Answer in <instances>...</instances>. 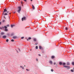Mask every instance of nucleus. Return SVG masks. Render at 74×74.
I'll return each instance as SVG.
<instances>
[{"label":"nucleus","instance_id":"obj_1","mask_svg":"<svg viewBox=\"0 0 74 74\" xmlns=\"http://www.w3.org/2000/svg\"><path fill=\"white\" fill-rule=\"evenodd\" d=\"M7 10L6 9H4V11L2 14L3 15H7V13H5L4 14V12H7Z\"/></svg>","mask_w":74,"mask_h":74},{"label":"nucleus","instance_id":"obj_2","mask_svg":"<svg viewBox=\"0 0 74 74\" xmlns=\"http://www.w3.org/2000/svg\"><path fill=\"white\" fill-rule=\"evenodd\" d=\"M18 8L19 9V10L18 11H17V12L18 13H20V11H21V7H18Z\"/></svg>","mask_w":74,"mask_h":74},{"label":"nucleus","instance_id":"obj_3","mask_svg":"<svg viewBox=\"0 0 74 74\" xmlns=\"http://www.w3.org/2000/svg\"><path fill=\"white\" fill-rule=\"evenodd\" d=\"M25 19H26V17H24L23 18H22V21H23V20L25 21Z\"/></svg>","mask_w":74,"mask_h":74},{"label":"nucleus","instance_id":"obj_4","mask_svg":"<svg viewBox=\"0 0 74 74\" xmlns=\"http://www.w3.org/2000/svg\"><path fill=\"white\" fill-rule=\"evenodd\" d=\"M64 67L65 68H70V66H64Z\"/></svg>","mask_w":74,"mask_h":74},{"label":"nucleus","instance_id":"obj_5","mask_svg":"<svg viewBox=\"0 0 74 74\" xmlns=\"http://www.w3.org/2000/svg\"><path fill=\"white\" fill-rule=\"evenodd\" d=\"M2 27V29L4 28H5V29H7V27H6V26H4V27Z\"/></svg>","mask_w":74,"mask_h":74},{"label":"nucleus","instance_id":"obj_6","mask_svg":"<svg viewBox=\"0 0 74 74\" xmlns=\"http://www.w3.org/2000/svg\"><path fill=\"white\" fill-rule=\"evenodd\" d=\"M17 38V37L16 36H14L13 37V38H14V39H15Z\"/></svg>","mask_w":74,"mask_h":74},{"label":"nucleus","instance_id":"obj_7","mask_svg":"<svg viewBox=\"0 0 74 74\" xmlns=\"http://www.w3.org/2000/svg\"><path fill=\"white\" fill-rule=\"evenodd\" d=\"M32 8L33 10H34L35 9V8L34 7V6L33 5H32Z\"/></svg>","mask_w":74,"mask_h":74},{"label":"nucleus","instance_id":"obj_8","mask_svg":"<svg viewBox=\"0 0 74 74\" xmlns=\"http://www.w3.org/2000/svg\"><path fill=\"white\" fill-rule=\"evenodd\" d=\"M6 37H7V36H4L3 37V38H6Z\"/></svg>","mask_w":74,"mask_h":74},{"label":"nucleus","instance_id":"obj_9","mask_svg":"<svg viewBox=\"0 0 74 74\" xmlns=\"http://www.w3.org/2000/svg\"><path fill=\"white\" fill-rule=\"evenodd\" d=\"M31 39H32V38H31V37H29V38L28 39H27V40L29 41V40H31Z\"/></svg>","mask_w":74,"mask_h":74},{"label":"nucleus","instance_id":"obj_10","mask_svg":"<svg viewBox=\"0 0 74 74\" xmlns=\"http://www.w3.org/2000/svg\"><path fill=\"white\" fill-rule=\"evenodd\" d=\"M49 63H50V64H52V61H50L49 62Z\"/></svg>","mask_w":74,"mask_h":74},{"label":"nucleus","instance_id":"obj_11","mask_svg":"<svg viewBox=\"0 0 74 74\" xmlns=\"http://www.w3.org/2000/svg\"><path fill=\"white\" fill-rule=\"evenodd\" d=\"M14 26H15V25H11V27H14Z\"/></svg>","mask_w":74,"mask_h":74},{"label":"nucleus","instance_id":"obj_12","mask_svg":"<svg viewBox=\"0 0 74 74\" xmlns=\"http://www.w3.org/2000/svg\"><path fill=\"white\" fill-rule=\"evenodd\" d=\"M66 64L68 66H69V65H70V63L69 62H67Z\"/></svg>","mask_w":74,"mask_h":74},{"label":"nucleus","instance_id":"obj_13","mask_svg":"<svg viewBox=\"0 0 74 74\" xmlns=\"http://www.w3.org/2000/svg\"><path fill=\"white\" fill-rule=\"evenodd\" d=\"M21 68H22V69H24V68H23V67H22V66H20Z\"/></svg>","mask_w":74,"mask_h":74},{"label":"nucleus","instance_id":"obj_14","mask_svg":"<svg viewBox=\"0 0 74 74\" xmlns=\"http://www.w3.org/2000/svg\"><path fill=\"white\" fill-rule=\"evenodd\" d=\"M54 58H55V57L53 56H51L52 59H54Z\"/></svg>","mask_w":74,"mask_h":74},{"label":"nucleus","instance_id":"obj_15","mask_svg":"<svg viewBox=\"0 0 74 74\" xmlns=\"http://www.w3.org/2000/svg\"><path fill=\"white\" fill-rule=\"evenodd\" d=\"M1 35H3V34H4V33L3 32H1Z\"/></svg>","mask_w":74,"mask_h":74},{"label":"nucleus","instance_id":"obj_16","mask_svg":"<svg viewBox=\"0 0 74 74\" xmlns=\"http://www.w3.org/2000/svg\"><path fill=\"white\" fill-rule=\"evenodd\" d=\"M68 28L67 27H65V30H68Z\"/></svg>","mask_w":74,"mask_h":74},{"label":"nucleus","instance_id":"obj_17","mask_svg":"<svg viewBox=\"0 0 74 74\" xmlns=\"http://www.w3.org/2000/svg\"><path fill=\"white\" fill-rule=\"evenodd\" d=\"M5 30L6 32H7V31H8V29H5Z\"/></svg>","mask_w":74,"mask_h":74},{"label":"nucleus","instance_id":"obj_18","mask_svg":"<svg viewBox=\"0 0 74 74\" xmlns=\"http://www.w3.org/2000/svg\"><path fill=\"white\" fill-rule=\"evenodd\" d=\"M15 12H15V11H13L12 12V13L13 14H15Z\"/></svg>","mask_w":74,"mask_h":74},{"label":"nucleus","instance_id":"obj_19","mask_svg":"<svg viewBox=\"0 0 74 74\" xmlns=\"http://www.w3.org/2000/svg\"><path fill=\"white\" fill-rule=\"evenodd\" d=\"M36 49H38V46H36Z\"/></svg>","mask_w":74,"mask_h":74},{"label":"nucleus","instance_id":"obj_20","mask_svg":"<svg viewBox=\"0 0 74 74\" xmlns=\"http://www.w3.org/2000/svg\"><path fill=\"white\" fill-rule=\"evenodd\" d=\"M59 64L60 65H62V63L61 62H60L59 63Z\"/></svg>","mask_w":74,"mask_h":74},{"label":"nucleus","instance_id":"obj_21","mask_svg":"<svg viewBox=\"0 0 74 74\" xmlns=\"http://www.w3.org/2000/svg\"><path fill=\"white\" fill-rule=\"evenodd\" d=\"M34 41H36V38H34Z\"/></svg>","mask_w":74,"mask_h":74},{"label":"nucleus","instance_id":"obj_22","mask_svg":"<svg viewBox=\"0 0 74 74\" xmlns=\"http://www.w3.org/2000/svg\"><path fill=\"white\" fill-rule=\"evenodd\" d=\"M39 49H41V48H42V47H41V46H39Z\"/></svg>","mask_w":74,"mask_h":74},{"label":"nucleus","instance_id":"obj_23","mask_svg":"<svg viewBox=\"0 0 74 74\" xmlns=\"http://www.w3.org/2000/svg\"><path fill=\"white\" fill-rule=\"evenodd\" d=\"M63 65H66V63H64L62 64Z\"/></svg>","mask_w":74,"mask_h":74},{"label":"nucleus","instance_id":"obj_24","mask_svg":"<svg viewBox=\"0 0 74 74\" xmlns=\"http://www.w3.org/2000/svg\"><path fill=\"white\" fill-rule=\"evenodd\" d=\"M11 41H12V42H14V40L13 39H12L11 40Z\"/></svg>","mask_w":74,"mask_h":74},{"label":"nucleus","instance_id":"obj_25","mask_svg":"<svg viewBox=\"0 0 74 74\" xmlns=\"http://www.w3.org/2000/svg\"><path fill=\"white\" fill-rule=\"evenodd\" d=\"M6 26H7V27H9L10 26V25L8 24L6 25Z\"/></svg>","mask_w":74,"mask_h":74},{"label":"nucleus","instance_id":"obj_26","mask_svg":"<svg viewBox=\"0 0 74 74\" xmlns=\"http://www.w3.org/2000/svg\"><path fill=\"white\" fill-rule=\"evenodd\" d=\"M5 21V20H2V22H4Z\"/></svg>","mask_w":74,"mask_h":74},{"label":"nucleus","instance_id":"obj_27","mask_svg":"<svg viewBox=\"0 0 74 74\" xmlns=\"http://www.w3.org/2000/svg\"><path fill=\"white\" fill-rule=\"evenodd\" d=\"M72 65H74V62H72Z\"/></svg>","mask_w":74,"mask_h":74},{"label":"nucleus","instance_id":"obj_28","mask_svg":"<svg viewBox=\"0 0 74 74\" xmlns=\"http://www.w3.org/2000/svg\"><path fill=\"white\" fill-rule=\"evenodd\" d=\"M51 71L52 72H53V69H52L51 70Z\"/></svg>","mask_w":74,"mask_h":74},{"label":"nucleus","instance_id":"obj_29","mask_svg":"<svg viewBox=\"0 0 74 74\" xmlns=\"http://www.w3.org/2000/svg\"><path fill=\"white\" fill-rule=\"evenodd\" d=\"M71 71L72 72H74V71H73V69H71Z\"/></svg>","mask_w":74,"mask_h":74},{"label":"nucleus","instance_id":"obj_30","mask_svg":"<svg viewBox=\"0 0 74 74\" xmlns=\"http://www.w3.org/2000/svg\"><path fill=\"white\" fill-rule=\"evenodd\" d=\"M6 42H8V39H7L6 40Z\"/></svg>","mask_w":74,"mask_h":74},{"label":"nucleus","instance_id":"obj_31","mask_svg":"<svg viewBox=\"0 0 74 74\" xmlns=\"http://www.w3.org/2000/svg\"><path fill=\"white\" fill-rule=\"evenodd\" d=\"M0 29H1V30H2V29H3V28L1 27H0Z\"/></svg>","mask_w":74,"mask_h":74},{"label":"nucleus","instance_id":"obj_32","mask_svg":"<svg viewBox=\"0 0 74 74\" xmlns=\"http://www.w3.org/2000/svg\"><path fill=\"white\" fill-rule=\"evenodd\" d=\"M21 39H23L24 38V37H23L21 38Z\"/></svg>","mask_w":74,"mask_h":74},{"label":"nucleus","instance_id":"obj_33","mask_svg":"<svg viewBox=\"0 0 74 74\" xmlns=\"http://www.w3.org/2000/svg\"><path fill=\"white\" fill-rule=\"evenodd\" d=\"M3 18H4L5 19H6V18H5V16H4L3 17Z\"/></svg>","mask_w":74,"mask_h":74},{"label":"nucleus","instance_id":"obj_34","mask_svg":"<svg viewBox=\"0 0 74 74\" xmlns=\"http://www.w3.org/2000/svg\"><path fill=\"white\" fill-rule=\"evenodd\" d=\"M35 45H37L38 44V43H37L35 44Z\"/></svg>","mask_w":74,"mask_h":74},{"label":"nucleus","instance_id":"obj_35","mask_svg":"<svg viewBox=\"0 0 74 74\" xmlns=\"http://www.w3.org/2000/svg\"><path fill=\"white\" fill-rule=\"evenodd\" d=\"M54 65L56 64V63L54 62Z\"/></svg>","mask_w":74,"mask_h":74},{"label":"nucleus","instance_id":"obj_36","mask_svg":"<svg viewBox=\"0 0 74 74\" xmlns=\"http://www.w3.org/2000/svg\"><path fill=\"white\" fill-rule=\"evenodd\" d=\"M38 56H41V55H40V54H38Z\"/></svg>","mask_w":74,"mask_h":74},{"label":"nucleus","instance_id":"obj_37","mask_svg":"<svg viewBox=\"0 0 74 74\" xmlns=\"http://www.w3.org/2000/svg\"><path fill=\"white\" fill-rule=\"evenodd\" d=\"M26 70H27V71H29V70H28V69H26Z\"/></svg>","mask_w":74,"mask_h":74},{"label":"nucleus","instance_id":"obj_38","mask_svg":"<svg viewBox=\"0 0 74 74\" xmlns=\"http://www.w3.org/2000/svg\"><path fill=\"white\" fill-rule=\"evenodd\" d=\"M1 24V22H0V25Z\"/></svg>","mask_w":74,"mask_h":74},{"label":"nucleus","instance_id":"obj_39","mask_svg":"<svg viewBox=\"0 0 74 74\" xmlns=\"http://www.w3.org/2000/svg\"><path fill=\"white\" fill-rule=\"evenodd\" d=\"M36 61H38V59H36Z\"/></svg>","mask_w":74,"mask_h":74},{"label":"nucleus","instance_id":"obj_40","mask_svg":"<svg viewBox=\"0 0 74 74\" xmlns=\"http://www.w3.org/2000/svg\"><path fill=\"white\" fill-rule=\"evenodd\" d=\"M25 1H26V0H24Z\"/></svg>","mask_w":74,"mask_h":74},{"label":"nucleus","instance_id":"obj_41","mask_svg":"<svg viewBox=\"0 0 74 74\" xmlns=\"http://www.w3.org/2000/svg\"><path fill=\"white\" fill-rule=\"evenodd\" d=\"M8 12H9L8 11L7 12V13H8Z\"/></svg>","mask_w":74,"mask_h":74},{"label":"nucleus","instance_id":"obj_42","mask_svg":"<svg viewBox=\"0 0 74 74\" xmlns=\"http://www.w3.org/2000/svg\"><path fill=\"white\" fill-rule=\"evenodd\" d=\"M19 51H21L20 50V49H19Z\"/></svg>","mask_w":74,"mask_h":74},{"label":"nucleus","instance_id":"obj_43","mask_svg":"<svg viewBox=\"0 0 74 74\" xmlns=\"http://www.w3.org/2000/svg\"><path fill=\"white\" fill-rule=\"evenodd\" d=\"M11 14V13H9V14Z\"/></svg>","mask_w":74,"mask_h":74},{"label":"nucleus","instance_id":"obj_44","mask_svg":"<svg viewBox=\"0 0 74 74\" xmlns=\"http://www.w3.org/2000/svg\"><path fill=\"white\" fill-rule=\"evenodd\" d=\"M26 66L24 65V67H25Z\"/></svg>","mask_w":74,"mask_h":74},{"label":"nucleus","instance_id":"obj_45","mask_svg":"<svg viewBox=\"0 0 74 74\" xmlns=\"http://www.w3.org/2000/svg\"><path fill=\"white\" fill-rule=\"evenodd\" d=\"M32 0H31V1H32Z\"/></svg>","mask_w":74,"mask_h":74},{"label":"nucleus","instance_id":"obj_46","mask_svg":"<svg viewBox=\"0 0 74 74\" xmlns=\"http://www.w3.org/2000/svg\"><path fill=\"white\" fill-rule=\"evenodd\" d=\"M1 37V36H0V38Z\"/></svg>","mask_w":74,"mask_h":74}]
</instances>
